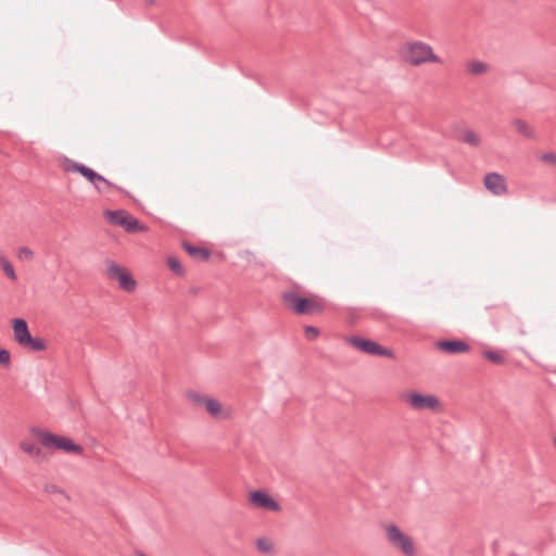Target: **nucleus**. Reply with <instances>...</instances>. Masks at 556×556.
Here are the masks:
<instances>
[{
	"label": "nucleus",
	"instance_id": "obj_22",
	"mask_svg": "<svg viewBox=\"0 0 556 556\" xmlns=\"http://www.w3.org/2000/svg\"><path fill=\"white\" fill-rule=\"evenodd\" d=\"M486 70H488V65L480 61H472L469 64V72L475 75L482 74V73L486 72Z\"/></svg>",
	"mask_w": 556,
	"mask_h": 556
},
{
	"label": "nucleus",
	"instance_id": "obj_9",
	"mask_svg": "<svg viewBox=\"0 0 556 556\" xmlns=\"http://www.w3.org/2000/svg\"><path fill=\"white\" fill-rule=\"evenodd\" d=\"M104 216L113 224L123 227L127 232H137L143 230V226L137 218L125 210L104 211Z\"/></svg>",
	"mask_w": 556,
	"mask_h": 556
},
{
	"label": "nucleus",
	"instance_id": "obj_10",
	"mask_svg": "<svg viewBox=\"0 0 556 556\" xmlns=\"http://www.w3.org/2000/svg\"><path fill=\"white\" fill-rule=\"evenodd\" d=\"M108 277L117 280L121 289L126 292L135 291L137 281L132 275L125 268L111 261L106 270Z\"/></svg>",
	"mask_w": 556,
	"mask_h": 556
},
{
	"label": "nucleus",
	"instance_id": "obj_29",
	"mask_svg": "<svg viewBox=\"0 0 556 556\" xmlns=\"http://www.w3.org/2000/svg\"><path fill=\"white\" fill-rule=\"evenodd\" d=\"M55 492L59 493L60 495L64 496L67 501L70 500V496L64 491L56 490Z\"/></svg>",
	"mask_w": 556,
	"mask_h": 556
},
{
	"label": "nucleus",
	"instance_id": "obj_6",
	"mask_svg": "<svg viewBox=\"0 0 556 556\" xmlns=\"http://www.w3.org/2000/svg\"><path fill=\"white\" fill-rule=\"evenodd\" d=\"M404 59L412 65L426 62H440V58L433 53L431 46L422 41L408 42L404 51Z\"/></svg>",
	"mask_w": 556,
	"mask_h": 556
},
{
	"label": "nucleus",
	"instance_id": "obj_24",
	"mask_svg": "<svg viewBox=\"0 0 556 556\" xmlns=\"http://www.w3.org/2000/svg\"><path fill=\"white\" fill-rule=\"evenodd\" d=\"M484 356L495 364H502L504 362V357L495 351H485Z\"/></svg>",
	"mask_w": 556,
	"mask_h": 556
},
{
	"label": "nucleus",
	"instance_id": "obj_4",
	"mask_svg": "<svg viewBox=\"0 0 556 556\" xmlns=\"http://www.w3.org/2000/svg\"><path fill=\"white\" fill-rule=\"evenodd\" d=\"M248 505L255 510L279 514L282 511L280 501L269 491L264 489L252 490L247 494Z\"/></svg>",
	"mask_w": 556,
	"mask_h": 556
},
{
	"label": "nucleus",
	"instance_id": "obj_20",
	"mask_svg": "<svg viewBox=\"0 0 556 556\" xmlns=\"http://www.w3.org/2000/svg\"><path fill=\"white\" fill-rule=\"evenodd\" d=\"M0 266L2 267L4 274L12 280L16 279L15 270L12 264L2 255H0Z\"/></svg>",
	"mask_w": 556,
	"mask_h": 556
},
{
	"label": "nucleus",
	"instance_id": "obj_14",
	"mask_svg": "<svg viewBox=\"0 0 556 556\" xmlns=\"http://www.w3.org/2000/svg\"><path fill=\"white\" fill-rule=\"evenodd\" d=\"M12 328H13V334L14 340L22 346L24 342L28 339L30 336L28 324L26 319L22 317L13 318L12 319Z\"/></svg>",
	"mask_w": 556,
	"mask_h": 556
},
{
	"label": "nucleus",
	"instance_id": "obj_3",
	"mask_svg": "<svg viewBox=\"0 0 556 556\" xmlns=\"http://www.w3.org/2000/svg\"><path fill=\"white\" fill-rule=\"evenodd\" d=\"M66 170L80 174L86 180L92 184V186L99 193H104L109 189H117L119 191L123 190L122 188L117 187L112 181L108 180L104 176L97 173L87 165L71 161L68 159L66 160Z\"/></svg>",
	"mask_w": 556,
	"mask_h": 556
},
{
	"label": "nucleus",
	"instance_id": "obj_12",
	"mask_svg": "<svg viewBox=\"0 0 556 556\" xmlns=\"http://www.w3.org/2000/svg\"><path fill=\"white\" fill-rule=\"evenodd\" d=\"M484 186L494 195H503L507 192V186L504 177L495 172L485 175Z\"/></svg>",
	"mask_w": 556,
	"mask_h": 556
},
{
	"label": "nucleus",
	"instance_id": "obj_27",
	"mask_svg": "<svg viewBox=\"0 0 556 556\" xmlns=\"http://www.w3.org/2000/svg\"><path fill=\"white\" fill-rule=\"evenodd\" d=\"M305 336L308 340H315L319 336L318 328L314 326H306L305 327Z\"/></svg>",
	"mask_w": 556,
	"mask_h": 556
},
{
	"label": "nucleus",
	"instance_id": "obj_17",
	"mask_svg": "<svg viewBox=\"0 0 556 556\" xmlns=\"http://www.w3.org/2000/svg\"><path fill=\"white\" fill-rule=\"evenodd\" d=\"M182 247H184L185 251L193 258H199L201 261H207L211 256V252L206 248H200V247L193 245L186 241L182 243Z\"/></svg>",
	"mask_w": 556,
	"mask_h": 556
},
{
	"label": "nucleus",
	"instance_id": "obj_7",
	"mask_svg": "<svg viewBox=\"0 0 556 556\" xmlns=\"http://www.w3.org/2000/svg\"><path fill=\"white\" fill-rule=\"evenodd\" d=\"M401 399L414 410L439 412L441 409V402L433 394L407 391L401 395Z\"/></svg>",
	"mask_w": 556,
	"mask_h": 556
},
{
	"label": "nucleus",
	"instance_id": "obj_5",
	"mask_svg": "<svg viewBox=\"0 0 556 556\" xmlns=\"http://www.w3.org/2000/svg\"><path fill=\"white\" fill-rule=\"evenodd\" d=\"M36 434L40 443L48 448H53L74 455H81L84 452L81 445L75 443L72 439L67 437L58 435L43 431H37Z\"/></svg>",
	"mask_w": 556,
	"mask_h": 556
},
{
	"label": "nucleus",
	"instance_id": "obj_2",
	"mask_svg": "<svg viewBox=\"0 0 556 556\" xmlns=\"http://www.w3.org/2000/svg\"><path fill=\"white\" fill-rule=\"evenodd\" d=\"M187 397L194 407L204 408L214 419L226 420L231 417V409L215 397L200 394L194 391L188 392Z\"/></svg>",
	"mask_w": 556,
	"mask_h": 556
},
{
	"label": "nucleus",
	"instance_id": "obj_8",
	"mask_svg": "<svg viewBox=\"0 0 556 556\" xmlns=\"http://www.w3.org/2000/svg\"><path fill=\"white\" fill-rule=\"evenodd\" d=\"M282 300L287 307L291 308L300 315L313 314L320 309L316 302L311 299L301 296L295 291L283 292Z\"/></svg>",
	"mask_w": 556,
	"mask_h": 556
},
{
	"label": "nucleus",
	"instance_id": "obj_25",
	"mask_svg": "<svg viewBox=\"0 0 556 556\" xmlns=\"http://www.w3.org/2000/svg\"><path fill=\"white\" fill-rule=\"evenodd\" d=\"M10 359V352L7 349L0 348V366H9Z\"/></svg>",
	"mask_w": 556,
	"mask_h": 556
},
{
	"label": "nucleus",
	"instance_id": "obj_21",
	"mask_svg": "<svg viewBox=\"0 0 556 556\" xmlns=\"http://www.w3.org/2000/svg\"><path fill=\"white\" fill-rule=\"evenodd\" d=\"M20 447L23 452L30 456H38L40 452L37 446H35L31 442L28 441H22Z\"/></svg>",
	"mask_w": 556,
	"mask_h": 556
},
{
	"label": "nucleus",
	"instance_id": "obj_15",
	"mask_svg": "<svg viewBox=\"0 0 556 556\" xmlns=\"http://www.w3.org/2000/svg\"><path fill=\"white\" fill-rule=\"evenodd\" d=\"M438 348L450 354L464 353L469 350L468 343L463 340H442L438 342Z\"/></svg>",
	"mask_w": 556,
	"mask_h": 556
},
{
	"label": "nucleus",
	"instance_id": "obj_18",
	"mask_svg": "<svg viewBox=\"0 0 556 556\" xmlns=\"http://www.w3.org/2000/svg\"><path fill=\"white\" fill-rule=\"evenodd\" d=\"M22 346L27 348L34 352H40L46 350V342L42 339L37 337L35 338L30 334Z\"/></svg>",
	"mask_w": 556,
	"mask_h": 556
},
{
	"label": "nucleus",
	"instance_id": "obj_13",
	"mask_svg": "<svg viewBox=\"0 0 556 556\" xmlns=\"http://www.w3.org/2000/svg\"><path fill=\"white\" fill-rule=\"evenodd\" d=\"M254 547L262 556H277L278 547L275 540L267 535L257 536L254 540Z\"/></svg>",
	"mask_w": 556,
	"mask_h": 556
},
{
	"label": "nucleus",
	"instance_id": "obj_16",
	"mask_svg": "<svg viewBox=\"0 0 556 556\" xmlns=\"http://www.w3.org/2000/svg\"><path fill=\"white\" fill-rule=\"evenodd\" d=\"M456 139L470 147H479L481 143L480 136L472 129H462L456 134Z\"/></svg>",
	"mask_w": 556,
	"mask_h": 556
},
{
	"label": "nucleus",
	"instance_id": "obj_11",
	"mask_svg": "<svg viewBox=\"0 0 556 556\" xmlns=\"http://www.w3.org/2000/svg\"><path fill=\"white\" fill-rule=\"evenodd\" d=\"M349 341L355 349L366 354L380 356L391 355L389 350L372 340L361 337H352Z\"/></svg>",
	"mask_w": 556,
	"mask_h": 556
},
{
	"label": "nucleus",
	"instance_id": "obj_19",
	"mask_svg": "<svg viewBox=\"0 0 556 556\" xmlns=\"http://www.w3.org/2000/svg\"><path fill=\"white\" fill-rule=\"evenodd\" d=\"M513 125L516 128V130L521 134L522 136L527 138H534V131L530 128V126L520 118H515L513 121Z\"/></svg>",
	"mask_w": 556,
	"mask_h": 556
},
{
	"label": "nucleus",
	"instance_id": "obj_1",
	"mask_svg": "<svg viewBox=\"0 0 556 556\" xmlns=\"http://www.w3.org/2000/svg\"><path fill=\"white\" fill-rule=\"evenodd\" d=\"M383 538L389 547L402 556H417L416 540L394 522L382 526Z\"/></svg>",
	"mask_w": 556,
	"mask_h": 556
},
{
	"label": "nucleus",
	"instance_id": "obj_23",
	"mask_svg": "<svg viewBox=\"0 0 556 556\" xmlns=\"http://www.w3.org/2000/svg\"><path fill=\"white\" fill-rule=\"evenodd\" d=\"M167 264L170 270H173L177 275H181L184 273L182 266L176 257H169Z\"/></svg>",
	"mask_w": 556,
	"mask_h": 556
},
{
	"label": "nucleus",
	"instance_id": "obj_26",
	"mask_svg": "<svg viewBox=\"0 0 556 556\" xmlns=\"http://www.w3.org/2000/svg\"><path fill=\"white\" fill-rule=\"evenodd\" d=\"M17 255L20 258H25V260L30 261L34 257V252L27 247H22L18 250Z\"/></svg>",
	"mask_w": 556,
	"mask_h": 556
},
{
	"label": "nucleus",
	"instance_id": "obj_28",
	"mask_svg": "<svg viewBox=\"0 0 556 556\" xmlns=\"http://www.w3.org/2000/svg\"><path fill=\"white\" fill-rule=\"evenodd\" d=\"M540 159L547 164L556 165V153L546 152L541 154Z\"/></svg>",
	"mask_w": 556,
	"mask_h": 556
}]
</instances>
